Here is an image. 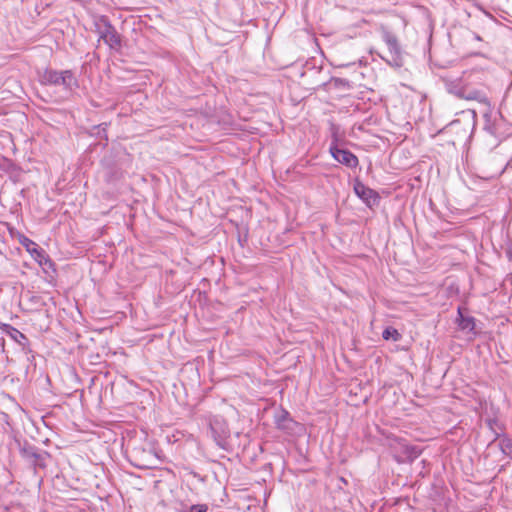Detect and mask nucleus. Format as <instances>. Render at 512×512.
<instances>
[{
  "instance_id": "10",
  "label": "nucleus",
  "mask_w": 512,
  "mask_h": 512,
  "mask_svg": "<svg viewBox=\"0 0 512 512\" xmlns=\"http://www.w3.org/2000/svg\"><path fill=\"white\" fill-rule=\"evenodd\" d=\"M383 40L389 49L392 59L394 61H396L399 58L400 53H401V49L398 44L397 37L394 34H392L391 32L386 31L383 34Z\"/></svg>"
},
{
  "instance_id": "7",
  "label": "nucleus",
  "mask_w": 512,
  "mask_h": 512,
  "mask_svg": "<svg viewBox=\"0 0 512 512\" xmlns=\"http://www.w3.org/2000/svg\"><path fill=\"white\" fill-rule=\"evenodd\" d=\"M329 152L335 161L350 169H354L359 165L358 157L342 146H329Z\"/></svg>"
},
{
  "instance_id": "4",
  "label": "nucleus",
  "mask_w": 512,
  "mask_h": 512,
  "mask_svg": "<svg viewBox=\"0 0 512 512\" xmlns=\"http://www.w3.org/2000/svg\"><path fill=\"white\" fill-rule=\"evenodd\" d=\"M447 91L460 99L476 100L480 103H487L486 95L477 89L465 85L461 79L449 81L446 84Z\"/></svg>"
},
{
  "instance_id": "2",
  "label": "nucleus",
  "mask_w": 512,
  "mask_h": 512,
  "mask_svg": "<svg viewBox=\"0 0 512 512\" xmlns=\"http://www.w3.org/2000/svg\"><path fill=\"white\" fill-rule=\"evenodd\" d=\"M94 26L96 33L99 35V40H102L112 50L119 51L121 49L122 37L107 16L100 15L96 17Z\"/></svg>"
},
{
  "instance_id": "13",
  "label": "nucleus",
  "mask_w": 512,
  "mask_h": 512,
  "mask_svg": "<svg viewBox=\"0 0 512 512\" xmlns=\"http://www.w3.org/2000/svg\"><path fill=\"white\" fill-rule=\"evenodd\" d=\"M458 326L461 330L475 333L476 320L472 316H465L462 314L461 309H458Z\"/></svg>"
},
{
  "instance_id": "5",
  "label": "nucleus",
  "mask_w": 512,
  "mask_h": 512,
  "mask_svg": "<svg viewBox=\"0 0 512 512\" xmlns=\"http://www.w3.org/2000/svg\"><path fill=\"white\" fill-rule=\"evenodd\" d=\"M20 455L25 461L32 465L35 470L38 468L44 469L47 466V459L50 457L48 452L40 450L27 442L20 447Z\"/></svg>"
},
{
  "instance_id": "15",
  "label": "nucleus",
  "mask_w": 512,
  "mask_h": 512,
  "mask_svg": "<svg viewBox=\"0 0 512 512\" xmlns=\"http://www.w3.org/2000/svg\"><path fill=\"white\" fill-rule=\"evenodd\" d=\"M179 512H208V506L206 504H193L183 507Z\"/></svg>"
},
{
  "instance_id": "16",
  "label": "nucleus",
  "mask_w": 512,
  "mask_h": 512,
  "mask_svg": "<svg viewBox=\"0 0 512 512\" xmlns=\"http://www.w3.org/2000/svg\"><path fill=\"white\" fill-rule=\"evenodd\" d=\"M331 83L335 88L348 90L351 88L350 82L347 79L343 78H333Z\"/></svg>"
},
{
  "instance_id": "19",
  "label": "nucleus",
  "mask_w": 512,
  "mask_h": 512,
  "mask_svg": "<svg viewBox=\"0 0 512 512\" xmlns=\"http://www.w3.org/2000/svg\"><path fill=\"white\" fill-rule=\"evenodd\" d=\"M14 163L12 162V160L4 157V156H0V170H3L5 172H9L11 170L14 169Z\"/></svg>"
},
{
  "instance_id": "9",
  "label": "nucleus",
  "mask_w": 512,
  "mask_h": 512,
  "mask_svg": "<svg viewBox=\"0 0 512 512\" xmlns=\"http://www.w3.org/2000/svg\"><path fill=\"white\" fill-rule=\"evenodd\" d=\"M274 422L279 430L287 433H291L296 425V422L291 418L289 412L284 409L276 413Z\"/></svg>"
},
{
  "instance_id": "3",
  "label": "nucleus",
  "mask_w": 512,
  "mask_h": 512,
  "mask_svg": "<svg viewBox=\"0 0 512 512\" xmlns=\"http://www.w3.org/2000/svg\"><path fill=\"white\" fill-rule=\"evenodd\" d=\"M19 242L32 256V258L42 267L44 273L49 274L50 272L54 273L56 271L55 263L45 250L39 247L37 243L24 235L19 238Z\"/></svg>"
},
{
  "instance_id": "1",
  "label": "nucleus",
  "mask_w": 512,
  "mask_h": 512,
  "mask_svg": "<svg viewBox=\"0 0 512 512\" xmlns=\"http://www.w3.org/2000/svg\"><path fill=\"white\" fill-rule=\"evenodd\" d=\"M39 82L44 86H61L66 92H73L79 87V82L72 70L44 69L39 74Z\"/></svg>"
},
{
  "instance_id": "18",
  "label": "nucleus",
  "mask_w": 512,
  "mask_h": 512,
  "mask_svg": "<svg viewBox=\"0 0 512 512\" xmlns=\"http://www.w3.org/2000/svg\"><path fill=\"white\" fill-rule=\"evenodd\" d=\"M421 452H422V450L417 446H410V447L406 448L407 458L410 461H413L416 458H418L420 456Z\"/></svg>"
},
{
  "instance_id": "11",
  "label": "nucleus",
  "mask_w": 512,
  "mask_h": 512,
  "mask_svg": "<svg viewBox=\"0 0 512 512\" xmlns=\"http://www.w3.org/2000/svg\"><path fill=\"white\" fill-rule=\"evenodd\" d=\"M9 327V335L10 337L15 340L20 346H22L23 351L26 354H29L32 352L31 348L29 347V341L25 334L20 332L18 329L8 326Z\"/></svg>"
},
{
  "instance_id": "6",
  "label": "nucleus",
  "mask_w": 512,
  "mask_h": 512,
  "mask_svg": "<svg viewBox=\"0 0 512 512\" xmlns=\"http://www.w3.org/2000/svg\"><path fill=\"white\" fill-rule=\"evenodd\" d=\"M209 428L215 443L224 448L230 434L227 422L222 417L214 416L209 421Z\"/></svg>"
},
{
  "instance_id": "12",
  "label": "nucleus",
  "mask_w": 512,
  "mask_h": 512,
  "mask_svg": "<svg viewBox=\"0 0 512 512\" xmlns=\"http://www.w3.org/2000/svg\"><path fill=\"white\" fill-rule=\"evenodd\" d=\"M329 132H330V138L331 142L329 146H336L340 147L344 143V132L341 131V128L338 124H335L333 122L329 125Z\"/></svg>"
},
{
  "instance_id": "20",
  "label": "nucleus",
  "mask_w": 512,
  "mask_h": 512,
  "mask_svg": "<svg viewBox=\"0 0 512 512\" xmlns=\"http://www.w3.org/2000/svg\"><path fill=\"white\" fill-rule=\"evenodd\" d=\"M507 256L510 261H512V249L507 251Z\"/></svg>"
},
{
  "instance_id": "17",
  "label": "nucleus",
  "mask_w": 512,
  "mask_h": 512,
  "mask_svg": "<svg viewBox=\"0 0 512 512\" xmlns=\"http://www.w3.org/2000/svg\"><path fill=\"white\" fill-rule=\"evenodd\" d=\"M499 446L503 454L509 455L512 452V441L508 438H503L499 442Z\"/></svg>"
},
{
  "instance_id": "8",
  "label": "nucleus",
  "mask_w": 512,
  "mask_h": 512,
  "mask_svg": "<svg viewBox=\"0 0 512 512\" xmlns=\"http://www.w3.org/2000/svg\"><path fill=\"white\" fill-rule=\"evenodd\" d=\"M355 194L363 200L367 205H371L377 202L379 196L376 191L367 187L360 181H356L354 184Z\"/></svg>"
},
{
  "instance_id": "14",
  "label": "nucleus",
  "mask_w": 512,
  "mask_h": 512,
  "mask_svg": "<svg viewBox=\"0 0 512 512\" xmlns=\"http://www.w3.org/2000/svg\"><path fill=\"white\" fill-rule=\"evenodd\" d=\"M382 337H383L384 340H387V341L392 340L394 342H397V341H399L402 338V336L398 332V330L395 329L394 327H391V326L386 327L383 330Z\"/></svg>"
}]
</instances>
